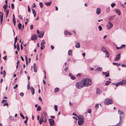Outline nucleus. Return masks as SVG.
I'll return each instance as SVG.
<instances>
[{"mask_svg":"<svg viewBox=\"0 0 126 126\" xmlns=\"http://www.w3.org/2000/svg\"><path fill=\"white\" fill-rule=\"evenodd\" d=\"M75 86L77 88L80 89L85 86L84 82H83V80L82 81L77 82L76 83Z\"/></svg>","mask_w":126,"mask_h":126,"instance_id":"obj_1","label":"nucleus"},{"mask_svg":"<svg viewBox=\"0 0 126 126\" xmlns=\"http://www.w3.org/2000/svg\"><path fill=\"white\" fill-rule=\"evenodd\" d=\"M83 82H84L85 86L86 85L87 87L91 85L92 84L91 81L89 79H83Z\"/></svg>","mask_w":126,"mask_h":126,"instance_id":"obj_2","label":"nucleus"},{"mask_svg":"<svg viewBox=\"0 0 126 126\" xmlns=\"http://www.w3.org/2000/svg\"><path fill=\"white\" fill-rule=\"evenodd\" d=\"M126 84V79L123 80L120 82L115 84L112 83V84H115L116 87L118 86L119 85H125Z\"/></svg>","mask_w":126,"mask_h":126,"instance_id":"obj_3","label":"nucleus"},{"mask_svg":"<svg viewBox=\"0 0 126 126\" xmlns=\"http://www.w3.org/2000/svg\"><path fill=\"white\" fill-rule=\"evenodd\" d=\"M79 120L78 123L79 125H81L82 124L84 121V118L83 115L81 116L79 118Z\"/></svg>","mask_w":126,"mask_h":126,"instance_id":"obj_4","label":"nucleus"},{"mask_svg":"<svg viewBox=\"0 0 126 126\" xmlns=\"http://www.w3.org/2000/svg\"><path fill=\"white\" fill-rule=\"evenodd\" d=\"M105 104L106 105H108L109 104H111L113 103V101L112 99H106V101L104 102Z\"/></svg>","mask_w":126,"mask_h":126,"instance_id":"obj_5","label":"nucleus"},{"mask_svg":"<svg viewBox=\"0 0 126 126\" xmlns=\"http://www.w3.org/2000/svg\"><path fill=\"white\" fill-rule=\"evenodd\" d=\"M118 113L120 115V119H121V120H122L123 116L124 115V113L123 111L121 110H119L118 111Z\"/></svg>","mask_w":126,"mask_h":126,"instance_id":"obj_6","label":"nucleus"},{"mask_svg":"<svg viewBox=\"0 0 126 126\" xmlns=\"http://www.w3.org/2000/svg\"><path fill=\"white\" fill-rule=\"evenodd\" d=\"M49 122L50 124V126H53L54 125L55 121L53 120L49 119Z\"/></svg>","mask_w":126,"mask_h":126,"instance_id":"obj_7","label":"nucleus"},{"mask_svg":"<svg viewBox=\"0 0 126 126\" xmlns=\"http://www.w3.org/2000/svg\"><path fill=\"white\" fill-rule=\"evenodd\" d=\"M113 24L110 22V21H109L108 22V24L107 26V27L108 26L109 28H107L108 30H110L113 26Z\"/></svg>","mask_w":126,"mask_h":126,"instance_id":"obj_8","label":"nucleus"},{"mask_svg":"<svg viewBox=\"0 0 126 126\" xmlns=\"http://www.w3.org/2000/svg\"><path fill=\"white\" fill-rule=\"evenodd\" d=\"M0 24L1 25L2 22L3 17V14L0 12Z\"/></svg>","mask_w":126,"mask_h":126,"instance_id":"obj_9","label":"nucleus"},{"mask_svg":"<svg viewBox=\"0 0 126 126\" xmlns=\"http://www.w3.org/2000/svg\"><path fill=\"white\" fill-rule=\"evenodd\" d=\"M44 32H40L37 34V35L38 36L39 38H42L44 35Z\"/></svg>","mask_w":126,"mask_h":126,"instance_id":"obj_10","label":"nucleus"},{"mask_svg":"<svg viewBox=\"0 0 126 126\" xmlns=\"http://www.w3.org/2000/svg\"><path fill=\"white\" fill-rule=\"evenodd\" d=\"M120 54H118L116 57L114 59V60L115 61H118L120 58Z\"/></svg>","mask_w":126,"mask_h":126,"instance_id":"obj_11","label":"nucleus"},{"mask_svg":"<svg viewBox=\"0 0 126 126\" xmlns=\"http://www.w3.org/2000/svg\"><path fill=\"white\" fill-rule=\"evenodd\" d=\"M30 90L32 93V94H34L35 92V90L34 88L32 87H31L30 88Z\"/></svg>","mask_w":126,"mask_h":126,"instance_id":"obj_12","label":"nucleus"},{"mask_svg":"<svg viewBox=\"0 0 126 126\" xmlns=\"http://www.w3.org/2000/svg\"><path fill=\"white\" fill-rule=\"evenodd\" d=\"M37 39V36L36 35L33 34L32 35L31 37V39L33 40H34V39Z\"/></svg>","mask_w":126,"mask_h":126,"instance_id":"obj_13","label":"nucleus"},{"mask_svg":"<svg viewBox=\"0 0 126 126\" xmlns=\"http://www.w3.org/2000/svg\"><path fill=\"white\" fill-rule=\"evenodd\" d=\"M101 9L99 8H97L96 9V13L97 15H99L100 13Z\"/></svg>","mask_w":126,"mask_h":126,"instance_id":"obj_14","label":"nucleus"},{"mask_svg":"<svg viewBox=\"0 0 126 126\" xmlns=\"http://www.w3.org/2000/svg\"><path fill=\"white\" fill-rule=\"evenodd\" d=\"M115 11L116 13L118 15L120 16L121 14V12L118 9H116L115 10Z\"/></svg>","mask_w":126,"mask_h":126,"instance_id":"obj_15","label":"nucleus"},{"mask_svg":"<svg viewBox=\"0 0 126 126\" xmlns=\"http://www.w3.org/2000/svg\"><path fill=\"white\" fill-rule=\"evenodd\" d=\"M76 47L77 48H79L80 47V44L79 42H77L75 45Z\"/></svg>","mask_w":126,"mask_h":126,"instance_id":"obj_16","label":"nucleus"},{"mask_svg":"<svg viewBox=\"0 0 126 126\" xmlns=\"http://www.w3.org/2000/svg\"><path fill=\"white\" fill-rule=\"evenodd\" d=\"M33 68L34 72H36L37 71V69L36 66V64L35 63L33 64Z\"/></svg>","mask_w":126,"mask_h":126,"instance_id":"obj_17","label":"nucleus"},{"mask_svg":"<svg viewBox=\"0 0 126 126\" xmlns=\"http://www.w3.org/2000/svg\"><path fill=\"white\" fill-rule=\"evenodd\" d=\"M43 113L44 116V118H48V117L47 113L45 111L43 112Z\"/></svg>","mask_w":126,"mask_h":126,"instance_id":"obj_18","label":"nucleus"},{"mask_svg":"<svg viewBox=\"0 0 126 126\" xmlns=\"http://www.w3.org/2000/svg\"><path fill=\"white\" fill-rule=\"evenodd\" d=\"M52 4V2L51 1H49L48 2H46L45 3V4L47 6H50Z\"/></svg>","mask_w":126,"mask_h":126,"instance_id":"obj_19","label":"nucleus"},{"mask_svg":"<svg viewBox=\"0 0 126 126\" xmlns=\"http://www.w3.org/2000/svg\"><path fill=\"white\" fill-rule=\"evenodd\" d=\"M44 119L40 118L39 120V124L41 125L42 123L44 122Z\"/></svg>","mask_w":126,"mask_h":126,"instance_id":"obj_20","label":"nucleus"},{"mask_svg":"<svg viewBox=\"0 0 126 126\" xmlns=\"http://www.w3.org/2000/svg\"><path fill=\"white\" fill-rule=\"evenodd\" d=\"M107 72H103V74H105V75L106 77H108L109 76V73L107 74Z\"/></svg>","mask_w":126,"mask_h":126,"instance_id":"obj_21","label":"nucleus"},{"mask_svg":"<svg viewBox=\"0 0 126 126\" xmlns=\"http://www.w3.org/2000/svg\"><path fill=\"white\" fill-rule=\"evenodd\" d=\"M26 119L24 122V123L26 125L27 124V122L28 120V117L27 116H25Z\"/></svg>","mask_w":126,"mask_h":126,"instance_id":"obj_22","label":"nucleus"},{"mask_svg":"<svg viewBox=\"0 0 126 126\" xmlns=\"http://www.w3.org/2000/svg\"><path fill=\"white\" fill-rule=\"evenodd\" d=\"M122 120L121 119H120L119 122L118 123H117L116 126H121L120 124L122 123Z\"/></svg>","mask_w":126,"mask_h":126,"instance_id":"obj_23","label":"nucleus"},{"mask_svg":"<svg viewBox=\"0 0 126 126\" xmlns=\"http://www.w3.org/2000/svg\"><path fill=\"white\" fill-rule=\"evenodd\" d=\"M22 26V25L21 23H19L17 26L18 29L19 30L21 29Z\"/></svg>","mask_w":126,"mask_h":126,"instance_id":"obj_24","label":"nucleus"},{"mask_svg":"<svg viewBox=\"0 0 126 126\" xmlns=\"http://www.w3.org/2000/svg\"><path fill=\"white\" fill-rule=\"evenodd\" d=\"M64 34H65L66 35H67L68 34L71 35V33L69 32H68L67 31H65L64 32Z\"/></svg>","mask_w":126,"mask_h":126,"instance_id":"obj_25","label":"nucleus"},{"mask_svg":"<svg viewBox=\"0 0 126 126\" xmlns=\"http://www.w3.org/2000/svg\"><path fill=\"white\" fill-rule=\"evenodd\" d=\"M32 12L33 14L34 15V17H35L36 15V13L35 12V11L33 9H32Z\"/></svg>","mask_w":126,"mask_h":126,"instance_id":"obj_26","label":"nucleus"},{"mask_svg":"<svg viewBox=\"0 0 126 126\" xmlns=\"http://www.w3.org/2000/svg\"><path fill=\"white\" fill-rule=\"evenodd\" d=\"M115 18V16L114 15H113L111 16L110 18L109 19V20H112Z\"/></svg>","mask_w":126,"mask_h":126,"instance_id":"obj_27","label":"nucleus"},{"mask_svg":"<svg viewBox=\"0 0 126 126\" xmlns=\"http://www.w3.org/2000/svg\"><path fill=\"white\" fill-rule=\"evenodd\" d=\"M102 69V67H97V68L95 69V70L97 71H101Z\"/></svg>","mask_w":126,"mask_h":126,"instance_id":"obj_28","label":"nucleus"},{"mask_svg":"<svg viewBox=\"0 0 126 126\" xmlns=\"http://www.w3.org/2000/svg\"><path fill=\"white\" fill-rule=\"evenodd\" d=\"M112 64H113V65H115L116 66H121V65H120V64H119L117 63H112Z\"/></svg>","mask_w":126,"mask_h":126,"instance_id":"obj_29","label":"nucleus"},{"mask_svg":"<svg viewBox=\"0 0 126 126\" xmlns=\"http://www.w3.org/2000/svg\"><path fill=\"white\" fill-rule=\"evenodd\" d=\"M111 83V82L110 81H107L106 83L105 84V85H109V84Z\"/></svg>","mask_w":126,"mask_h":126,"instance_id":"obj_30","label":"nucleus"},{"mask_svg":"<svg viewBox=\"0 0 126 126\" xmlns=\"http://www.w3.org/2000/svg\"><path fill=\"white\" fill-rule=\"evenodd\" d=\"M16 46H17V49L18 51H19V43H18L16 44Z\"/></svg>","mask_w":126,"mask_h":126,"instance_id":"obj_31","label":"nucleus"},{"mask_svg":"<svg viewBox=\"0 0 126 126\" xmlns=\"http://www.w3.org/2000/svg\"><path fill=\"white\" fill-rule=\"evenodd\" d=\"M101 50L103 52H105L107 51L106 50L105 48L103 47H102Z\"/></svg>","mask_w":126,"mask_h":126,"instance_id":"obj_32","label":"nucleus"},{"mask_svg":"<svg viewBox=\"0 0 126 126\" xmlns=\"http://www.w3.org/2000/svg\"><path fill=\"white\" fill-rule=\"evenodd\" d=\"M39 5L41 8H42L43 7V4L42 2L39 3Z\"/></svg>","mask_w":126,"mask_h":126,"instance_id":"obj_33","label":"nucleus"},{"mask_svg":"<svg viewBox=\"0 0 126 126\" xmlns=\"http://www.w3.org/2000/svg\"><path fill=\"white\" fill-rule=\"evenodd\" d=\"M59 90V89L58 88H56L55 89V92L56 93L58 92Z\"/></svg>","mask_w":126,"mask_h":126,"instance_id":"obj_34","label":"nucleus"},{"mask_svg":"<svg viewBox=\"0 0 126 126\" xmlns=\"http://www.w3.org/2000/svg\"><path fill=\"white\" fill-rule=\"evenodd\" d=\"M105 53L107 55V57H109V54L108 52L107 51H106L105 52Z\"/></svg>","mask_w":126,"mask_h":126,"instance_id":"obj_35","label":"nucleus"},{"mask_svg":"<svg viewBox=\"0 0 126 126\" xmlns=\"http://www.w3.org/2000/svg\"><path fill=\"white\" fill-rule=\"evenodd\" d=\"M100 90L98 88L96 90V93L97 94H99L100 92Z\"/></svg>","mask_w":126,"mask_h":126,"instance_id":"obj_36","label":"nucleus"},{"mask_svg":"<svg viewBox=\"0 0 126 126\" xmlns=\"http://www.w3.org/2000/svg\"><path fill=\"white\" fill-rule=\"evenodd\" d=\"M54 108L55 110L56 111H57L58 110L57 106V105H55L54 106Z\"/></svg>","mask_w":126,"mask_h":126,"instance_id":"obj_37","label":"nucleus"},{"mask_svg":"<svg viewBox=\"0 0 126 126\" xmlns=\"http://www.w3.org/2000/svg\"><path fill=\"white\" fill-rule=\"evenodd\" d=\"M41 110V108L39 106H38L37 109V111H39Z\"/></svg>","mask_w":126,"mask_h":126,"instance_id":"obj_38","label":"nucleus"},{"mask_svg":"<svg viewBox=\"0 0 126 126\" xmlns=\"http://www.w3.org/2000/svg\"><path fill=\"white\" fill-rule=\"evenodd\" d=\"M45 47V46L43 45H41V46L40 47V48L41 50H43L44 49V48Z\"/></svg>","mask_w":126,"mask_h":126,"instance_id":"obj_39","label":"nucleus"},{"mask_svg":"<svg viewBox=\"0 0 126 126\" xmlns=\"http://www.w3.org/2000/svg\"><path fill=\"white\" fill-rule=\"evenodd\" d=\"M9 10H7L6 12V17H7L8 16V15L9 13Z\"/></svg>","mask_w":126,"mask_h":126,"instance_id":"obj_40","label":"nucleus"},{"mask_svg":"<svg viewBox=\"0 0 126 126\" xmlns=\"http://www.w3.org/2000/svg\"><path fill=\"white\" fill-rule=\"evenodd\" d=\"M20 116L22 117V118L23 119H24L25 118V117L24 116H23V114H22V113H20Z\"/></svg>","mask_w":126,"mask_h":126,"instance_id":"obj_41","label":"nucleus"},{"mask_svg":"<svg viewBox=\"0 0 126 126\" xmlns=\"http://www.w3.org/2000/svg\"><path fill=\"white\" fill-rule=\"evenodd\" d=\"M72 51L71 50H70L68 51V54L69 55H70L72 54Z\"/></svg>","mask_w":126,"mask_h":126,"instance_id":"obj_42","label":"nucleus"},{"mask_svg":"<svg viewBox=\"0 0 126 126\" xmlns=\"http://www.w3.org/2000/svg\"><path fill=\"white\" fill-rule=\"evenodd\" d=\"M45 43V42L44 40H43L42 41L41 44V45H43Z\"/></svg>","mask_w":126,"mask_h":126,"instance_id":"obj_43","label":"nucleus"},{"mask_svg":"<svg viewBox=\"0 0 126 126\" xmlns=\"http://www.w3.org/2000/svg\"><path fill=\"white\" fill-rule=\"evenodd\" d=\"M40 118L43 119H44V117L43 114H42L40 116Z\"/></svg>","mask_w":126,"mask_h":126,"instance_id":"obj_44","label":"nucleus"},{"mask_svg":"<svg viewBox=\"0 0 126 126\" xmlns=\"http://www.w3.org/2000/svg\"><path fill=\"white\" fill-rule=\"evenodd\" d=\"M8 5L6 4H5L3 7V8H6L8 7Z\"/></svg>","mask_w":126,"mask_h":126,"instance_id":"obj_45","label":"nucleus"},{"mask_svg":"<svg viewBox=\"0 0 126 126\" xmlns=\"http://www.w3.org/2000/svg\"><path fill=\"white\" fill-rule=\"evenodd\" d=\"M115 5V3H112L111 4V6L112 8H113Z\"/></svg>","mask_w":126,"mask_h":126,"instance_id":"obj_46","label":"nucleus"},{"mask_svg":"<svg viewBox=\"0 0 126 126\" xmlns=\"http://www.w3.org/2000/svg\"><path fill=\"white\" fill-rule=\"evenodd\" d=\"M28 12L29 13H30L31 11V10L30 9V8L29 5H28Z\"/></svg>","mask_w":126,"mask_h":126,"instance_id":"obj_47","label":"nucleus"},{"mask_svg":"<svg viewBox=\"0 0 126 126\" xmlns=\"http://www.w3.org/2000/svg\"><path fill=\"white\" fill-rule=\"evenodd\" d=\"M11 6L12 7V9H13L14 8V4H13V3H12L11 4Z\"/></svg>","mask_w":126,"mask_h":126,"instance_id":"obj_48","label":"nucleus"},{"mask_svg":"<svg viewBox=\"0 0 126 126\" xmlns=\"http://www.w3.org/2000/svg\"><path fill=\"white\" fill-rule=\"evenodd\" d=\"M28 90L30 89V82L29 81H28Z\"/></svg>","mask_w":126,"mask_h":126,"instance_id":"obj_49","label":"nucleus"},{"mask_svg":"<svg viewBox=\"0 0 126 126\" xmlns=\"http://www.w3.org/2000/svg\"><path fill=\"white\" fill-rule=\"evenodd\" d=\"M98 29L99 31H101L102 30V27L100 26H99L98 27Z\"/></svg>","mask_w":126,"mask_h":126,"instance_id":"obj_50","label":"nucleus"},{"mask_svg":"<svg viewBox=\"0 0 126 126\" xmlns=\"http://www.w3.org/2000/svg\"><path fill=\"white\" fill-rule=\"evenodd\" d=\"M33 25H31L30 26V29L31 30H32L33 29Z\"/></svg>","mask_w":126,"mask_h":126,"instance_id":"obj_51","label":"nucleus"},{"mask_svg":"<svg viewBox=\"0 0 126 126\" xmlns=\"http://www.w3.org/2000/svg\"><path fill=\"white\" fill-rule=\"evenodd\" d=\"M18 16V17H19L22 20H23V19H22V16L21 15H19Z\"/></svg>","mask_w":126,"mask_h":126,"instance_id":"obj_52","label":"nucleus"},{"mask_svg":"<svg viewBox=\"0 0 126 126\" xmlns=\"http://www.w3.org/2000/svg\"><path fill=\"white\" fill-rule=\"evenodd\" d=\"M36 4L35 3H34L33 4L32 7L33 8H34L36 7Z\"/></svg>","mask_w":126,"mask_h":126,"instance_id":"obj_53","label":"nucleus"},{"mask_svg":"<svg viewBox=\"0 0 126 126\" xmlns=\"http://www.w3.org/2000/svg\"><path fill=\"white\" fill-rule=\"evenodd\" d=\"M71 78L72 80H74L75 79V78L74 76H73L72 75V76L71 77Z\"/></svg>","mask_w":126,"mask_h":126,"instance_id":"obj_54","label":"nucleus"},{"mask_svg":"<svg viewBox=\"0 0 126 126\" xmlns=\"http://www.w3.org/2000/svg\"><path fill=\"white\" fill-rule=\"evenodd\" d=\"M7 101L6 100H3L1 102V103H4V102H6Z\"/></svg>","mask_w":126,"mask_h":126,"instance_id":"obj_55","label":"nucleus"},{"mask_svg":"<svg viewBox=\"0 0 126 126\" xmlns=\"http://www.w3.org/2000/svg\"><path fill=\"white\" fill-rule=\"evenodd\" d=\"M87 112L89 113H91V110L90 109H88V110Z\"/></svg>","mask_w":126,"mask_h":126,"instance_id":"obj_56","label":"nucleus"},{"mask_svg":"<svg viewBox=\"0 0 126 126\" xmlns=\"http://www.w3.org/2000/svg\"><path fill=\"white\" fill-rule=\"evenodd\" d=\"M18 86V85L16 84L15 85V86L13 87V88L14 89H16Z\"/></svg>","mask_w":126,"mask_h":126,"instance_id":"obj_57","label":"nucleus"},{"mask_svg":"<svg viewBox=\"0 0 126 126\" xmlns=\"http://www.w3.org/2000/svg\"><path fill=\"white\" fill-rule=\"evenodd\" d=\"M8 104L7 103H5L4 104L3 106H8Z\"/></svg>","mask_w":126,"mask_h":126,"instance_id":"obj_58","label":"nucleus"},{"mask_svg":"<svg viewBox=\"0 0 126 126\" xmlns=\"http://www.w3.org/2000/svg\"><path fill=\"white\" fill-rule=\"evenodd\" d=\"M68 70V67H65V68L64 69V70H65V71L66 72V71H67Z\"/></svg>","mask_w":126,"mask_h":126,"instance_id":"obj_59","label":"nucleus"},{"mask_svg":"<svg viewBox=\"0 0 126 126\" xmlns=\"http://www.w3.org/2000/svg\"><path fill=\"white\" fill-rule=\"evenodd\" d=\"M7 58V56H5L3 57V59L5 60H6Z\"/></svg>","mask_w":126,"mask_h":126,"instance_id":"obj_60","label":"nucleus"},{"mask_svg":"<svg viewBox=\"0 0 126 126\" xmlns=\"http://www.w3.org/2000/svg\"><path fill=\"white\" fill-rule=\"evenodd\" d=\"M95 107L97 109L98 108V104H96L95 105Z\"/></svg>","mask_w":126,"mask_h":126,"instance_id":"obj_61","label":"nucleus"},{"mask_svg":"<svg viewBox=\"0 0 126 126\" xmlns=\"http://www.w3.org/2000/svg\"><path fill=\"white\" fill-rule=\"evenodd\" d=\"M122 66L123 67H126V65L122 64Z\"/></svg>","mask_w":126,"mask_h":126,"instance_id":"obj_62","label":"nucleus"},{"mask_svg":"<svg viewBox=\"0 0 126 126\" xmlns=\"http://www.w3.org/2000/svg\"><path fill=\"white\" fill-rule=\"evenodd\" d=\"M17 36H16V37L15 38V42L16 41L17 42Z\"/></svg>","mask_w":126,"mask_h":126,"instance_id":"obj_63","label":"nucleus"},{"mask_svg":"<svg viewBox=\"0 0 126 126\" xmlns=\"http://www.w3.org/2000/svg\"><path fill=\"white\" fill-rule=\"evenodd\" d=\"M126 46L124 44L122 45L120 47L121 48H123L124 46L125 47Z\"/></svg>","mask_w":126,"mask_h":126,"instance_id":"obj_64","label":"nucleus"}]
</instances>
